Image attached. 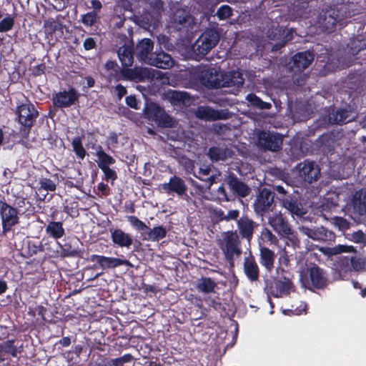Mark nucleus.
I'll return each mask as SVG.
<instances>
[{"mask_svg":"<svg viewBox=\"0 0 366 366\" xmlns=\"http://www.w3.org/2000/svg\"><path fill=\"white\" fill-rule=\"evenodd\" d=\"M15 121L19 125L21 139L19 143L27 147L29 134L39 116L35 105L27 98L24 102H18L15 109Z\"/></svg>","mask_w":366,"mask_h":366,"instance_id":"1","label":"nucleus"},{"mask_svg":"<svg viewBox=\"0 0 366 366\" xmlns=\"http://www.w3.org/2000/svg\"><path fill=\"white\" fill-rule=\"evenodd\" d=\"M226 260L232 265L234 264V256L242 253L241 241L236 230H229L222 233V239L218 242Z\"/></svg>","mask_w":366,"mask_h":366,"instance_id":"2","label":"nucleus"},{"mask_svg":"<svg viewBox=\"0 0 366 366\" xmlns=\"http://www.w3.org/2000/svg\"><path fill=\"white\" fill-rule=\"evenodd\" d=\"M220 34L217 29H206L193 44L194 53L202 59L218 44Z\"/></svg>","mask_w":366,"mask_h":366,"instance_id":"3","label":"nucleus"},{"mask_svg":"<svg viewBox=\"0 0 366 366\" xmlns=\"http://www.w3.org/2000/svg\"><path fill=\"white\" fill-rule=\"evenodd\" d=\"M303 286L310 291L314 289L324 290L328 285V279L325 270L316 264L308 267L305 275H301Z\"/></svg>","mask_w":366,"mask_h":366,"instance_id":"4","label":"nucleus"},{"mask_svg":"<svg viewBox=\"0 0 366 366\" xmlns=\"http://www.w3.org/2000/svg\"><path fill=\"white\" fill-rule=\"evenodd\" d=\"M172 27L185 36L193 33L196 26L194 18L189 11L185 9H177L171 16Z\"/></svg>","mask_w":366,"mask_h":366,"instance_id":"5","label":"nucleus"},{"mask_svg":"<svg viewBox=\"0 0 366 366\" xmlns=\"http://www.w3.org/2000/svg\"><path fill=\"white\" fill-rule=\"evenodd\" d=\"M0 219L4 235L10 232L13 227L19 223L18 209L7 203L5 197L0 199Z\"/></svg>","mask_w":366,"mask_h":366,"instance_id":"6","label":"nucleus"},{"mask_svg":"<svg viewBox=\"0 0 366 366\" xmlns=\"http://www.w3.org/2000/svg\"><path fill=\"white\" fill-rule=\"evenodd\" d=\"M274 193L270 189L263 187L259 189L253 203V209L257 215L264 217L275 207Z\"/></svg>","mask_w":366,"mask_h":366,"instance_id":"7","label":"nucleus"},{"mask_svg":"<svg viewBox=\"0 0 366 366\" xmlns=\"http://www.w3.org/2000/svg\"><path fill=\"white\" fill-rule=\"evenodd\" d=\"M127 220L137 231L147 232V234L142 237V240L158 242L167 236V230L163 226H157L151 229L136 216H128Z\"/></svg>","mask_w":366,"mask_h":366,"instance_id":"8","label":"nucleus"},{"mask_svg":"<svg viewBox=\"0 0 366 366\" xmlns=\"http://www.w3.org/2000/svg\"><path fill=\"white\" fill-rule=\"evenodd\" d=\"M340 20V14L337 6H328L322 9L317 23L324 31L330 33L335 30Z\"/></svg>","mask_w":366,"mask_h":366,"instance_id":"9","label":"nucleus"},{"mask_svg":"<svg viewBox=\"0 0 366 366\" xmlns=\"http://www.w3.org/2000/svg\"><path fill=\"white\" fill-rule=\"evenodd\" d=\"M144 113L146 118L154 121L159 127H172L173 126L172 118L156 103L147 104Z\"/></svg>","mask_w":366,"mask_h":366,"instance_id":"10","label":"nucleus"},{"mask_svg":"<svg viewBox=\"0 0 366 366\" xmlns=\"http://www.w3.org/2000/svg\"><path fill=\"white\" fill-rule=\"evenodd\" d=\"M257 142L264 151L278 152L282 149L283 137L279 133L263 130L259 133Z\"/></svg>","mask_w":366,"mask_h":366,"instance_id":"11","label":"nucleus"},{"mask_svg":"<svg viewBox=\"0 0 366 366\" xmlns=\"http://www.w3.org/2000/svg\"><path fill=\"white\" fill-rule=\"evenodd\" d=\"M269 224L279 235L282 237L292 235L290 240L293 244H300V240L296 235L293 234L292 229L287 218L283 217L281 213L274 214L269 217Z\"/></svg>","mask_w":366,"mask_h":366,"instance_id":"12","label":"nucleus"},{"mask_svg":"<svg viewBox=\"0 0 366 366\" xmlns=\"http://www.w3.org/2000/svg\"><path fill=\"white\" fill-rule=\"evenodd\" d=\"M296 168L298 170L299 177L305 182L313 183L320 177V168L314 161L305 159L299 163Z\"/></svg>","mask_w":366,"mask_h":366,"instance_id":"13","label":"nucleus"},{"mask_svg":"<svg viewBox=\"0 0 366 366\" xmlns=\"http://www.w3.org/2000/svg\"><path fill=\"white\" fill-rule=\"evenodd\" d=\"M162 189L168 194H176L179 198L187 199L189 195L187 194L188 187L185 181L180 177L174 175L171 177L167 183L161 184Z\"/></svg>","mask_w":366,"mask_h":366,"instance_id":"14","label":"nucleus"},{"mask_svg":"<svg viewBox=\"0 0 366 366\" xmlns=\"http://www.w3.org/2000/svg\"><path fill=\"white\" fill-rule=\"evenodd\" d=\"M301 233L309 238L319 242H335L336 235L332 231L325 227L310 228L307 226L299 227Z\"/></svg>","mask_w":366,"mask_h":366,"instance_id":"15","label":"nucleus"},{"mask_svg":"<svg viewBox=\"0 0 366 366\" xmlns=\"http://www.w3.org/2000/svg\"><path fill=\"white\" fill-rule=\"evenodd\" d=\"M295 287L290 277L282 276L280 279L274 280L267 287L269 294L275 298H282L290 295Z\"/></svg>","mask_w":366,"mask_h":366,"instance_id":"16","label":"nucleus"},{"mask_svg":"<svg viewBox=\"0 0 366 366\" xmlns=\"http://www.w3.org/2000/svg\"><path fill=\"white\" fill-rule=\"evenodd\" d=\"M79 94L74 87L53 94L52 103L57 108H68L79 101Z\"/></svg>","mask_w":366,"mask_h":366,"instance_id":"17","label":"nucleus"},{"mask_svg":"<svg viewBox=\"0 0 366 366\" xmlns=\"http://www.w3.org/2000/svg\"><path fill=\"white\" fill-rule=\"evenodd\" d=\"M88 259L90 262H96L91 268L97 269L99 266L103 270L129 264V262L127 259H122L117 257H106L99 254H92Z\"/></svg>","mask_w":366,"mask_h":366,"instance_id":"18","label":"nucleus"},{"mask_svg":"<svg viewBox=\"0 0 366 366\" xmlns=\"http://www.w3.org/2000/svg\"><path fill=\"white\" fill-rule=\"evenodd\" d=\"M196 116L200 119L216 121L228 119L232 114L228 109H214L208 106H200L197 109Z\"/></svg>","mask_w":366,"mask_h":366,"instance_id":"19","label":"nucleus"},{"mask_svg":"<svg viewBox=\"0 0 366 366\" xmlns=\"http://www.w3.org/2000/svg\"><path fill=\"white\" fill-rule=\"evenodd\" d=\"M282 202V205L285 208L288 212L292 216L297 217H302L307 211L304 209L298 195H289L280 198Z\"/></svg>","mask_w":366,"mask_h":366,"instance_id":"20","label":"nucleus"},{"mask_svg":"<svg viewBox=\"0 0 366 366\" xmlns=\"http://www.w3.org/2000/svg\"><path fill=\"white\" fill-rule=\"evenodd\" d=\"M258 225L256 222L247 215H242L237 221L239 236L249 243L253 238L254 229Z\"/></svg>","mask_w":366,"mask_h":366,"instance_id":"21","label":"nucleus"},{"mask_svg":"<svg viewBox=\"0 0 366 366\" xmlns=\"http://www.w3.org/2000/svg\"><path fill=\"white\" fill-rule=\"evenodd\" d=\"M226 182L230 190L239 197H246L251 192L249 186L241 181L234 173H230L228 175Z\"/></svg>","mask_w":366,"mask_h":366,"instance_id":"22","label":"nucleus"},{"mask_svg":"<svg viewBox=\"0 0 366 366\" xmlns=\"http://www.w3.org/2000/svg\"><path fill=\"white\" fill-rule=\"evenodd\" d=\"M199 80L207 88H221V79L219 78L217 71L214 68L209 67L202 69L199 74Z\"/></svg>","mask_w":366,"mask_h":366,"instance_id":"23","label":"nucleus"},{"mask_svg":"<svg viewBox=\"0 0 366 366\" xmlns=\"http://www.w3.org/2000/svg\"><path fill=\"white\" fill-rule=\"evenodd\" d=\"M314 59L313 52L309 50L297 52L292 57V68L297 71H302L312 64Z\"/></svg>","mask_w":366,"mask_h":366,"instance_id":"24","label":"nucleus"},{"mask_svg":"<svg viewBox=\"0 0 366 366\" xmlns=\"http://www.w3.org/2000/svg\"><path fill=\"white\" fill-rule=\"evenodd\" d=\"M147 64L157 68L167 69L173 66L174 60L170 54L161 51L152 54Z\"/></svg>","mask_w":366,"mask_h":366,"instance_id":"25","label":"nucleus"},{"mask_svg":"<svg viewBox=\"0 0 366 366\" xmlns=\"http://www.w3.org/2000/svg\"><path fill=\"white\" fill-rule=\"evenodd\" d=\"M244 79L242 73L237 71H231L222 76L220 81L222 87H233L237 91L243 86Z\"/></svg>","mask_w":366,"mask_h":366,"instance_id":"26","label":"nucleus"},{"mask_svg":"<svg viewBox=\"0 0 366 366\" xmlns=\"http://www.w3.org/2000/svg\"><path fill=\"white\" fill-rule=\"evenodd\" d=\"M111 239L114 245L119 247L129 248L133 244V238L130 234L123 231L122 229H110Z\"/></svg>","mask_w":366,"mask_h":366,"instance_id":"27","label":"nucleus"},{"mask_svg":"<svg viewBox=\"0 0 366 366\" xmlns=\"http://www.w3.org/2000/svg\"><path fill=\"white\" fill-rule=\"evenodd\" d=\"M243 270L247 278L252 282H257L259 278V268L253 255L245 257L243 262Z\"/></svg>","mask_w":366,"mask_h":366,"instance_id":"28","label":"nucleus"},{"mask_svg":"<svg viewBox=\"0 0 366 366\" xmlns=\"http://www.w3.org/2000/svg\"><path fill=\"white\" fill-rule=\"evenodd\" d=\"M259 263L265 268L267 272H271L274 267L275 253L267 247L262 246L259 242Z\"/></svg>","mask_w":366,"mask_h":366,"instance_id":"29","label":"nucleus"},{"mask_svg":"<svg viewBox=\"0 0 366 366\" xmlns=\"http://www.w3.org/2000/svg\"><path fill=\"white\" fill-rule=\"evenodd\" d=\"M153 48L154 43L150 39H143L136 46L135 49L137 57L140 60L147 63L149 58H150L152 54H154L152 52Z\"/></svg>","mask_w":366,"mask_h":366,"instance_id":"30","label":"nucleus"},{"mask_svg":"<svg viewBox=\"0 0 366 366\" xmlns=\"http://www.w3.org/2000/svg\"><path fill=\"white\" fill-rule=\"evenodd\" d=\"M353 212L360 215L366 214V192L364 189H360L353 195L352 199Z\"/></svg>","mask_w":366,"mask_h":366,"instance_id":"31","label":"nucleus"},{"mask_svg":"<svg viewBox=\"0 0 366 366\" xmlns=\"http://www.w3.org/2000/svg\"><path fill=\"white\" fill-rule=\"evenodd\" d=\"M216 287L217 283L214 280L209 277H202L197 280L195 284L196 290L204 295L209 294H216Z\"/></svg>","mask_w":366,"mask_h":366,"instance_id":"32","label":"nucleus"},{"mask_svg":"<svg viewBox=\"0 0 366 366\" xmlns=\"http://www.w3.org/2000/svg\"><path fill=\"white\" fill-rule=\"evenodd\" d=\"M123 79L142 81L147 75L146 70L142 68L129 69L122 67L119 72Z\"/></svg>","mask_w":366,"mask_h":366,"instance_id":"33","label":"nucleus"},{"mask_svg":"<svg viewBox=\"0 0 366 366\" xmlns=\"http://www.w3.org/2000/svg\"><path fill=\"white\" fill-rule=\"evenodd\" d=\"M62 222L49 221L45 227L46 234L51 238L59 239L65 234Z\"/></svg>","mask_w":366,"mask_h":366,"instance_id":"34","label":"nucleus"},{"mask_svg":"<svg viewBox=\"0 0 366 366\" xmlns=\"http://www.w3.org/2000/svg\"><path fill=\"white\" fill-rule=\"evenodd\" d=\"M117 55L122 67H129L134 62V49L132 46L124 45L117 50Z\"/></svg>","mask_w":366,"mask_h":366,"instance_id":"35","label":"nucleus"},{"mask_svg":"<svg viewBox=\"0 0 366 366\" xmlns=\"http://www.w3.org/2000/svg\"><path fill=\"white\" fill-rule=\"evenodd\" d=\"M195 177L202 182H204V187L210 189L211 186L216 182L217 175L212 173L210 166L200 167Z\"/></svg>","mask_w":366,"mask_h":366,"instance_id":"36","label":"nucleus"},{"mask_svg":"<svg viewBox=\"0 0 366 366\" xmlns=\"http://www.w3.org/2000/svg\"><path fill=\"white\" fill-rule=\"evenodd\" d=\"M44 27L46 38L48 39L49 41L57 40V37L55 36L56 32L59 33L60 36L63 34V26L57 21H45Z\"/></svg>","mask_w":366,"mask_h":366,"instance_id":"37","label":"nucleus"},{"mask_svg":"<svg viewBox=\"0 0 366 366\" xmlns=\"http://www.w3.org/2000/svg\"><path fill=\"white\" fill-rule=\"evenodd\" d=\"M347 48L348 54L355 56L361 51L366 49V39L362 36H357L350 39L347 44Z\"/></svg>","mask_w":366,"mask_h":366,"instance_id":"38","label":"nucleus"},{"mask_svg":"<svg viewBox=\"0 0 366 366\" xmlns=\"http://www.w3.org/2000/svg\"><path fill=\"white\" fill-rule=\"evenodd\" d=\"M166 97L172 104L176 106L184 104L185 101L189 98L187 92L172 89L168 91Z\"/></svg>","mask_w":366,"mask_h":366,"instance_id":"39","label":"nucleus"},{"mask_svg":"<svg viewBox=\"0 0 366 366\" xmlns=\"http://www.w3.org/2000/svg\"><path fill=\"white\" fill-rule=\"evenodd\" d=\"M96 156L99 159L98 167L100 169L109 167V165L114 164L116 162L115 159L112 156L107 154L102 149V147L101 146L98 147V149H97L96 152Z\"/></svg>","mask_w":366,"mask_h":366,"instance_id":"40","label":"nucleus"},{"mask_svg":"<svg viewBox=\"0 0 366 366\" xmlns=\"http://www.w3.org/2000/svg\"><path fill=\"white\" fill-rule=\"evenodd\" d=\"M330 122L332 124H343L350 122L349 112L346 109H339L329 115Z\"/></svg>","mask_w":366,"mask_h":366,"instance_id":"41","label":"nucleus"},{"mask_svg":"<svg viewBox=\"0 0 366 366\" xmlns=\"http://www.w3.org/2000/svg\"><path fill=\"white\" fill-rule=\"evenodd\" d=\"M339 263L341 266L350 267V269L355 271H359L363 267V262L356 256H352L350 258L343 257L340 259Z\"/></svg>","mask_w":366,"mask_h":366,"instance_id":"42","label":"nucleus"},{"mask_svg":"<svg viewBox=\"0 0 366 366\" xmlns=\"http://www.w3.org/2000/svg\"><path fill=\"white\" fill-rule=\"evenodd\" d=\"M228 149L219 147H212L209 149L208 156L213 161L224 160L228 157Z\"/></svg>","mask_w":366,"mask_h":366,"instance_id":"43","label":"nucleus"},{"mask_svg":"<svg viewBox=\"0 0 366 366\" xmlns=\"http://www.w3.org/2000/svg\"><path fill=\"white\" fill-rule=\"evenodd\" d=\"M19 352L15 345V340H7L0 343V353L10 355L13 357H17Z\"/></svg>","mask_w":366,"mask_h":366,"instance_id":"44","label":"nucleus"},{"mask_svg":"<svg viewBox=\"0 0 366 366\" xmlns=\"http://www.w3.org/2000/svg\"><path fill=\"white\" fill-rule=\"evenodd\" d=\"M246 100H247L252 106L259 109H269L272 107V104L269 102L262 101L260 97L253 93L248 94L246 97Z\"/></svg>","mask_w":366,"mask_h":366,"instance_id":"45","label":"nucleus"},{"mask_svg":"<svg viewBox=\"0 0 366 366\" xmlns=\"http://www.w3.org/2000/svg\"><path fill=\"white\" fill-rule=\"evenodd\" d=\"M71 146L76 157L79 159L83 160L86 155V152L82 144V137H74L71 141Z\"/></svg>","mask_w":366,"mask_h":366,"instance_id":"46","label":"nucleus"},{"mask_svg":"<svg viewBox=\"0 0 366 366\" xmlns=\"http://www.w3.org/2000/svg\"><path fill=\"white\" fill-rule=\"evenodd\" d=\"M279 34L282 35V39L276 43L273 47V51H277L280 49L281 48L284 47L285 45L290 41H291L293 39V30L292 29H287V30H282V32H281V29L279 30Z\"/></svg>","mask_w":366,"mask_h":366,"instance_id":"47","label":"nucleus"},{"mask_svg":"<svg viewBox=\"0 0 366 366\" xmlns=\"http://www.w3.org/2000/svg\"><path fill=\"white\" fill-rule=\"evenodd\" d=\"M204 301L205 303L215 310H219L223 308L222 304L220 302V299L219 297V294L216 292V294H209L206 295L204 297Z\"/></svg>","mask_w":366,"mask_h":366,"instance_id":"48","label":"nucleus"},{"mask_svg":"<svg viewBox=\"0 0 366 366\" xmlns=\"http://www.w3.org/2000/svg\"><path fill=\"white\" fill-rule=\"evenodd\" d=\"M59 247L64 257H76L79 254L78 247L73 245L71 241L59 244Z\"/></svg>","mask_w":366,"mask_h":366,"instance_id":"49","label":"nucleus"},{"mask_svg":"<svg viewBox=\"0 0 366 366\" xmlns=\"http://www.w3.org/2000/svg\"><path fill=\"white\" fill-rule=\"evenodd\" d=\"M104 69L107 71H110L109 77L114 78L117 81L119 80V73L120 68L116 60H108L104 64Z\"/></svg>","mask_w":366,"mask_h":366,"instance_id":"50","label":"nucleus"},{"mask_svg":"<svg viewBox=\"0 0 366 366\" xmlns=\"http://www.w3.org/2000/svg\"><path fill=\"white\" fill-rule=\"evenodd\" d=\"M98 15L95 11L87 12L82 14L81 21L86 26H92L97 21Z\"/></svg>","mask_w":366,"mask_h":366,"instance_id":"51","label":"nucleus"},{"mask_svg":"<svg viewBox=\"0 0 366 366\" xmlns=\"http://www.w3.org/2000/svg\"><path fill=\"white\" fill-rule=\"evenodd\" d=\"M39 189L47 192H54L56 189V184L54 181L46 177H41L39 181Z\"/></svg>","mask_w":366,"mask_h":366,"instance_id":"52","label":"nucleus"},{"mask_svg":"<svg viewBox=\"0 0 366 366\" xmlns=\"http://www.w3.org/2000/svg\"><path fill=\"white\" fill-rule=\"evenodd\" d=\"M14 26V18L9 14L1 19L0 21V32H7L13 29Z\"/></svg>","mask_w":366,"mask_h":366,"instance_id":"53","label":"nucleus"},{"mask_svg":"<svg viewBox=\"0 0 366 366\" xmlns=\"http://www.w3.org/2000/svg\"><path fill=\"white\" fill-rule=\"evenodd\" d=\"M260 239L265 243L275 244L277 242V237L267 227H264L260 234Z\"/></svg>","mask_w":366,"mask_h":366,"instance_id":"54","label":"nucleus"},{"mask_svg":"<svg viewBox=\"0 0 366 366\" xmlns=\"http://www.w3.org/2000/svg\"><path fill=\"white\" fill-rule=\"evenodd\" d=\"M216 15L219 20H225L233 15V11L229 6L222 5L217 9Z\"/></svg>","mask_w":366,"mask_h":366,"instance_id":"55","label":"nucleus"},{"mask_svg":"<svg viewBox=\"0 0 366 366\" xmlns=\"http://www.w3.org/2000/svg\"><path fill=\"white\" fill-rule=\"evenodd\" d=\"M157 42L161 47H163L167 50H172L174 48V45L171 42L170 38L165 34L158 35Z\"/></svg>","mask_w":366,"mask_h":366,"instance_id":"56","label":"nucleus"},{"mask_svg":"<svg viewBox=\"0 0 366 366\" xmlns=\"http://www.w3.org/2000/svg\"><path fill=\"white\" fill-rule=\"evenodd\" d=\"M330 253L332 254H337L342 252H355V249L352 246H347V245H337L330 249Z\"/></svg>","mask_w":366,"mask_h":366,"instance_id":"57","label":"nucleus"},{"mask_svg":"<svg viewBox=\"0 0 366 366\" xmlns=\"http://www.w3.org/2000/svg\"><path fill=\"white\" fill-rule=\"evenodd\" d=\"M101 170L104 172L105 180L114 181L117 179V172L109 167L102 168Z\"/></svg>","mask_w":366,"mask_h":366,"instance_id":"58","label":"nucleus"},{"mask_svg":"<svg viewBox=\"0 0 366 366\" xmlns=\"http://www.w3.org/2000/svg\"><path fill=\"white\" fill-rule=\"evenodd\" d=\"M44 251V247L41 244V242L35 243H29V252L31 256L36 254L39 252H42Z\"/></svg>","mask_w":366,"mask_h":366,"instance_id":"59","label":"nucleus"},{"mask_svg":"<svg viewBox=\"0 0 366 366\" xmlns=\"http://www.w3.org/2000/svg\"><path fill=\"white\" fill-rule=\"evenodd\" d=\"M278 263L279 266L277 267V269H281L284 270V269L282 268L283 267H287L289 266L290 259L285 251L280 254L278 258Z\"/></svg>","mask_w":366,"mask_h":366,"instance_id":"60","label":"nucleus"},{"mask_svg":"<svg viewBox=\"0 0 366 366\" xmlns=\"http://www.w3.org/2000/svg\"><path fill=\"white\" fill-rule=\"evenodd\" d=\"M149 4L151 8L158 14L164 11V3L162 0H149Z\"/></svg>","mask_w":366,"mask_h":366,"instance_id":"61","label":"nucleus"},{"mask_svg":"<svg viewBox=\"0 0 366 366\" xmlns=\"http://www.w3.org/2000/svg\"><path fill=\"white\" fill-rule=\"evenodd\" d=\"M335 224L340 230L345 231L350 227V223L343 217H336L334 218Z\"/></svg>","mask_w":366,"mask_h":366,"instance_id":"62","label":"nucleus"},{"mask_svg":"<svg viewBox=\"0 0 366 366\" xmlns=\"http://www.w3.org/2000/svg\"><path fill=\"white\" fill-rule=\"evenodd\" d=\"M126 104L131 108L137 109H139V102L137 100L134 95H129L126 97Z\"/></svg>","mask_w":366,"mask_h":366,"instance_id":"63","label":"nucleus"},{"mask_svg":"<svg viewBox=\"0 0 366 366\" xmlns=\"http://www.w3.org/2000/svg\"><path fill=\"white\" fill-rule=\"evenodd\" d=\"M84 49L86 51L92 50L97 47V42L92 37H87L83 44Z\"/></svg>","mask_w":366,"mask_h":366,"instance_id":"64","label":"nucleus"}]
</instances>
